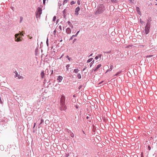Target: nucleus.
<instances>
[{
    "instance_id": "09e8293b",
    "label": "nucleus",
    "mask_w": 157,
    "mask_h": 157,
    "mask_svg": "<svg viewBox=\"0 0 157 157\" xmlns=\"http://www.w3.org/2000/svg\"><path fill=\"white\" fill-rule=\"evenodd\" d=\"M59 29L60 30H62V26L61 25H59Z\"/></svg>"
},
{
    "instance_id": "f257e3e1",
    "label": "nucleus",
    "mask_w": 157,
    "mask_h": 157,
    "mask_svg": "<svg viewBox=\"0 0 157 157\" xmlns=\"http://www.w3.org/2000/svg\"><path fill=\"white\" fill-rule=\"evenodd\" d=\"M105 10V7L103 5H100L95 12V14L96 15L100 14L102 13Z\"/></svg>"
},
{
    "instance_id": "0eeeda50",
    "label": "nucleus",
    "mask_w": 157,
    "mask_h": 157,
    "mask_svg": "<svg viewBox=\"0 0 157 157\" xmlns=\"http://www.w3.org/2000/svg\"><path fill=\"white\" fill-rule=\"evenodd\" d=\"M65 97L63 94H62L61 97L60 103H65Z\"/></svg>"
},
{
    "instance_id": "a211bd4d",
    "label": "nucleus",
    "mask_w": 157,
    "mask_h": 157,
    "mask_svg": "<svg viewBox=\"0 0 157 157\" xmlns=\"http://www.w3.org/2000/svg\"><path fill=\"white\" fill-rule=\"evenodd\" d=\"M79 70L78 69H75L74 70V72L75 73H78Z\"/></svg>"
},
{
    "instance_id": "f8f14e48",
    "label": "nucleus",
    "mask_w": 157,
    "mask_h": 157,
    "mask_svg": "<svg viewBox=\"0 0 157 157\" xmlns=\"http://www.w3.org/2000/svg\"><path fill=\"white\" fill-rule=\"evenodd\" d=\"M63 79V77L60 76H59L57 78V80L59 82H60L62 81Z\"/></svg>"
},
{
    "instance_id": "9d476101",
    "label": "nucleus",
    "mask_w": 157,
    "mask_h": 157,
    "mask_svg": "<svg viewBox=\"0 0 157 157\" xmlns=\"http://www.w3.org/2000/svg\"><path fill=\"white\" fill-rule=\"evenodd\" d=\"M79 32H80V31H78L76 33L75 35H72L70 38L69 39V40H72V39H73V38L74 37H76L78 35V33H79Z\"/></svg>"
},
{
    "instance_id": "e433bc0d",
    "label": "nucleus",
    "mask_w": 157,
    "mask_h": 157,
    "mask_svg": "<svg viewBox=\"0 0 157 157\" xmlns=\"http://www.w3.org/2000/svg\"><path fill=\"white\" fill-rule=\"evenodd\" d=\"M69 156V153H66L65 154V156L66 157H68Z\"/></svg>"
},
{
    "instance_id": "bb28decb",
    "label": "nucleus",
    "mask_w": 157,
    "mask_h": 157,
    "mask_svg": "<svg viewBox=\"0 0 157 157\" xmlns=\"http://www.w3.org/2000/svg\"><path fill=\"white\" fill-rule=\"evenodd\" d=\"M46 44H47V46L48 47L49 44H48V38H47V40L46 41Z\"/></svg>"
},
{
    "instance_id": "9b49d317",
    "label": "nucleus",
    "mask_w": 157,
    "mask_h": 157,
    "mask_svg": "<svg viewBox=\"0 0 157 157\" xmlns=\"http://www.w3.org/2000/svg\"><path fill=\"white\" fill-rule=\"evenodd\" d=\"M151 21V17H149L148 19L147 20V22L146 25H150V22Z\"/></svg>"
},
{
    "instance_id": "6e6d98bb",
    "label": "nucleus",
    "mask_w": 157,
    "mask_h": 157,
    "mask_svg": "<svg viewBox=\"0 0 157 157\" xmlns=\"http://www.w3.org/2000/svg\"><path fill=\"white\" fill-rule=\"evenodd\" d=\"M102 55L101 54H100L99 55V56H98V57L99 58H101V56Z\"/></svg>"
},
{
    "instance_id": "a19ab883",
    "label": "nucleus",
    "mask_w": 157,
    "mask_h": 157,
    "mask_svg": "<svg viewBox=\"0 0 157 157\" xmlns=\"http://www.w3.org/2000/svg\"><path fill=\"white\" fill-rule=\"evenodd\" d=\"M98 56H96V57H95V59L96 60H97L98 59Z\"/></svg>"
},
{
    "instance_id": "aec40b11",
    "label": "nucleus",
    "mask_w": 157,
    "mask_h": 157,
    "mask_svg": "<svg viewBox=\"0 0 157 157\" xmlns=\"http://www.w3.org/2000/svg\"><path fill=\"white\" fill-rule=\"evenodd\" d=\"M94 60L93 61H92L90 63V67H91L93 64L94 63Z\"/></svg>"
},
{
    "instance_id": "f03ea898",
    "label": "nucleus",
    "mask_w": 157,
    "mask_h": 157,
    "mask_svg": "<svg viewBox=\"0 0 157 157\" xmlns=\"http://www.w3.org/2000/svg\"><path fill=\"white\" fill-rule=\"evenodd\" d=\"M42 13V9L40 7L37 8L36 11V17L37 19L40 18V15Z\"/></svg>"
},
{
    "instance_id": "72a5a7b5",
    "label": "nucleus",
    "mask_w": 157,
    "mask_h": 157,
    "mask_svg": "<svg viewBox=\"0 0 157 157\" xmlns=\"http://www.w3.org/2000/svg\"><path fill=\"white\" fill-rule=\"evenodd\" d=\"M44 121V120H43L42 119H41V122L39 124H42Z\"/></svg>"
},
{
    "instance_id": "c9c22d12",
    "label": "nucleus",
    "mask_w": 157,
    "mask_h": 157,
    "mask_svg": "<svg viewBox=\"0 0 157 157\" xmlns=\"http://www.w3.org/2000/svg\"><path fill=\"white\" fill-rule=\"evenodd\" d=\"M17 76L18 77V78H19V79H21L22 78H23L22 76L20 75H18V76Z\"/></svg>"
},
{
    "instance_id": "2eb2a0df",
    "label": "nucleus",
    "mask_w": 157,
    "mask_h": 157,
    "mask_svg": "<svg viewBox=\"0 0 157 157\" xmlns=\"http://www.w3.org/2000/svg\"><path fill=\"white\" fill-rule=\"evenodd\" d=\"M67 23L68 24V25H69V26L71 27V28H72V29L73 28V25L71 23V22H70V21H67Z\"/></svg>"
},
{
    "instance_id": "680f3d73",
    "label": "nucleus",
    "mask_w": 157,
    "mask_h": 157,
    "mask_svg": "<svg viewBox=\"0 0 157 157\" xmlns=\"http://www.w3.org/2000/svg\"><path fill=\"white\" fill-rule=\"evenodd\" d=\"M90 118L88 116H87L86 117V119H89Z\"/></svg>"
},
{
    "instance_id": "603ef678",
    "label": "nucleus",
    "mask_w": 157,
    "mask_h": 157,
    "mask_svg": "<svg viewBox=\"0 0 157 157\" xmlns=\"http://www.w3.org/2000/svg\"><path fill=\"white\" fill-rule=\"evenodd\" d=\"M76 39H74L73 40V43H74V42H75L76 40Z\"/></svg>"
},
{
    "instance_id": "bf43d9fd",
    "label": "nucleus",
    "mask_w": 157,
    "mask_h": 157,
    "mask_svg": "<svg viewBox=\"0 0 157 157\" xmlns=\"http://www.w3.org/2000/svg\"><path fill=\"white\" fill-rule=\"evenodd\" d=\"M92 55H93V53L90 54V55L89 56V57L92 56Z\"/></svg>"
},
{
    "instance_id": "473e14b6",
    "label": "nucleus",
    "mask_w": 157,
    "mask_h": 157,
    "mask_svg": "<svg viewBox=\"0 0 157 157\" xmlns=\"http://www.w3.org/2000/svg\"><path fill=\"white\" fill-rule=\"evenodd\" d=\"M56 19V16H54L53 17L52 21H55Z\"/></svg>"
},
{
    "instance_id": "1a4fd4ad",
    "label": "nucleus",
    "mask_w": 157,
    "mask_h": 157,
    "mask_svg": "<svg viewBox=\"0 0 157 157\" xmlns=\"http://www.w3.org/2000/svg\"><path fill=\"white\" fill-rule=\"evenodd\" d=\"M101 64H99L97 66V67L93 69V71L94 72H96L98 69H99V68L101 67Z\"/></svg>"
},
{
    "instance_id": "2f4dec72",
    "label": "nucleus",
    "mask_w": 157,
    "mask_h": 157,
    "mask_svg": "<svg viewBox=\"0 0 157 157\" xmlns=\"http://www.w3.org/2000/svg\"><path fill=\"white\" fill-rule=\"evenodd\" d=\"M70 64H67V66H66V68H67V69L68 70V68H69L70 67Z\"/></svg>"
},
{
    "instance_id": "412c9836",
    "label": "nucleus",
    "mask_w": 157,
    "mask_h": 157,
    "mask_svg": "<svg viewBox=\"0 0 157 157\" xmlns=\"http://www.w3.org/2000/svg\"><path fill=\"white\" fill-rule=\"evenodd\" d=\"M113 65H111V66H110V68L109 69V71H111L113 69Z\"/></svg>"
},
{
    "instance_id": "39448f33",
    "label": "nucleus",
    "mask_w": 157,
    "mask_h": 157,
    "mask_svg": "<svg viewBox=\"0 0 157 157\" xmlns=\"http://www.w3.org/2000/svg\"><path fill=\"white\" fill-rule=\"evenodd\" d=\"M67 10H68L66 8L63 11V18L65 19L66 18V15L69 14V13L68 12Z\"/></svg>"
},
{
    "instance_id": "423d86ee",
    "label": "nucleus",
    "mask_w": 157,
    "mask_h": 157,
    "mask_svg": "<svg viewBox=\"0 0 157 157\" xmlns=\"http://www.w3.org/2000/svg\"><path fill=\"white\" fill-rule=\"evenodd\" d=\"M150 25H146L145 27V32L146 34H148L149 32Z\"/></svg>"
},
{
    "instance_id": "cd10ccee",
    "label": "nucleus",
    "mask_w": 157,
    "mask_h": 157,
    "mask_svg": "<svg viewBox=\"0 0 157 157\" xmlns=\"http://www.w3.org/2000/svg\"><path fill=\"white\" fill-rule=\"evenodd\" d=\"M70 136L71 137H73L74 136V135L72 132H71L70 133Z\"/></svg>"
},
{
    "instance_id": "58836bf2",
    "label": "nucleus",
    "mask_w": 157,
    "mask_h": 157,
    "mask_svg": "<svg viewBox=\"0 0 157 157\" xmlns=\"http://www.w3.org/2000/svg\"><path fill=\"white\" fill-rule=\"evenodd\" d=\"M83 85H80L78 87V89L79 90H80L81 88L82 87Z\"/></svg>"
},
{
    "instance_id": "ea45409f",
    "label": "nucleus",
    "mask_w": 157,
    "mask_h": 157,
    "mask_svg": "<svg viewBox=\"0 0 157 157\" xmlns=\"http://www.w3.org/2000/svg\"><path fill=\"white\" fill-rule=\"evenodd\" d=\"M56 29H55L53 33V34H54V35H55V34H56Z\"/></svg>"
},
{
    "instance_id": "7c9ffc66",
    "label": "nucleus",
    "mask_w": 157,
    "mask_h": 157,
    "mask_svg": "<svg viewBox=\"0 0 157 157\" xmlns=\"http://www.w3.org/2000/svg\"><path fill=\"white\" fill-rule=\"evenodd\" d=\"M45 123L47 124L49 123V121L48 120H46L45 121Z\"/></svg>"
},
{
    "instance_id": "052dcab7",
    "label": "nucleus",
    "mask_w": 157,
    "mask_h": 157,
    "mask_svg": "<svg viewBox=\"0 0 157 157\" xmlns=\"http://www.w3.org/2000/svg\"><path fill=\"white\" fill-rule=\"evenodd\" d=\"M103 82V81H102L101 82L99 83L98 84H100L101 83H102Z\"/></svg>"
},
{
    "instance_id": "f3484780",
    "label": "nucleus",
    "mask_w": 157,
    "mask_h": 157,
    "mask_svg": "<svg viewBox=\"0 0 157 157\" xmlns=\"http://www.w3.org/2000/svg\"><path fill=\"white\" fill-rule=\"evenodd\" d=\"M122 72V71H118V72H117L115 75L114 76H118V75L120 74V73H121V72Z\"/></svg>"
},
{
    "instance_id": "49530a36",
    "label": "nucleus",
    "mask_w": 157,
    "mask_h": 157,
    "mask_svg": "<svg viewBox=\"0 0 157 157\" xmlns=\"http://www.w3.org/2000/svg\"><path fill=\"white\" fill-rule=\"evenodd\" d=\"M61 6V4L60 3H59V2L58 3V6H59V7H60ZM59 8H60V7H59Z\"/></svg>"
},
{
    "instance_id": "e2e57ef3",
    "label": "nucleus",
    "mask_w": 157,
    "mask_h": 157,
    "mask_svg": "<svg viewBox=\"0 0 157 157\" xmlns=\"http://www.w3.org/2000/svg\"><path fill=\"white\" fill-rule=\"evenodd\" d=\"M35 125H36V123H34V126H33V128H34L35 127Z\"/></svg>"
},
{
    "instance_id": "0e129e2a",
    "label": "nucleus",
    "mask_w": 157,
    "mask_h": 157,
    "mask_svg": "<svg viewBox=\"0 0 157 157\" xmlns=\"http://www.w3.org/2000/svg\"><path fill=\"white\" fill-rule=\"evenodd\" d=\"M109 71H109V69H108L107 70V71H106L105 73H107V72H108Z\"/></svg>"
},
{
    "instance_id": "13d9d810",
    "label": "nucleus",
    "mask_w": 157,
    "mask_h": 157,
    "mask_svg": "<svg viewBox=\"0 0 157 157\" xmlns=\"http://www.w3.org/2000/svg\"><path fill=\"white\" fill-rule=\"evenodd\" d=\"M11 157H16V156L14 155H13L11 156Z\"/></svg>"
},
{
    "instance_id": "c03bdc74",
    "label": "nucleus",
    "mask_w": 157,
    "mask_h": 157,
    "mask_svg": "<svg viewBox=\"0 0 157 157\" xmlns=\"http://www.w3.org/2000/svg\"><path fill=\"white\" fill-rule=\"evenodd\" d=\"M72 101L74 103H75L76 102V101L75 99L73 100V99H72Z\"/></svg>"
},
{
    "instance_id": "ddd939ff",
    "label": "nucleus",
    "mask_w": 157,
    "mask_h": 157,
    "mask_svg": "<svg viewBox=\"0 0 157 157\" xmlns=\"http://www.w3.org/2000/svg\"><path fill=\"white\" fill-rule=\"evenodd\" d=\"M136 10L137 13L141 15V12L140 11V9L137 6L136 7Z\"/></svg>"
},
{
    "instance_id": "4d7b16f0",
    "label": "nucleus",
    "mask_w": 157,
    "mask_h": 157,
    "mask_svg": "<svg viewBox=\"0 0 157 157\" xmlns=\"http://www.w3.org/2000/svg\"><path fill=\"white\" fill-rule=\"evenodd\" d=\"M86 67H85L83 69L82 71H85V70L86 69Z\"/></svg>"
},
{
    "instance_id": "79ce46f5",
    "label": "nucleus",
    "mask_w": 157,
    "mask_h": 157,
    "mask_svg": "<svg viewBox=\"0 0 157 157\" xmlns=\"http://www.w3.org/2000/svg\"><path fill=\"white\" fill-rule=\"evenodd\" d=\"M77 4L78 5H79L80 4V1L79 0H78L77 1Z\"/></svg>"
},
{
    "instance_id": "6e6552de",
    "label": "nucleus",
    "mask_w": 157,
    "mask_h": 157,
    "mask_svg": "<svg viewBox=\"0 0 157 157\" xmlns=\"http://www.w3.org/2000/svg\"><path fill=\"white\" fill-rule=\"evenodd\" d=\"M80 10V8L79 6L78 7L76 8L75 10V14L77 16L78 14V12Z\"/></svg>"
},
{
    "instance_id": "a878e982",
    "label": "nucleus",
    "mask_w": 157,
    "mask_h": 157,
    "mask_svg": "<svg viewBox=\"0 0 157 157\" xmlns=\"http://www.w3.org/2000/svg\"><path fill=\"white\" fill-rule=\"evenodd\" d=\"M140 21L141 24H143L145 23V22L143 21H142L141 19H140Z\"/></svg>"
},
{
    "instance_id": "5701e85b",
    "label": "nucleus",
    "mask_w": 157,
    "mask_h": 157,
    "mask_svg": "<svg viewBox=\"0 0 157 157\" xmlns=\"http://www.w3.org/2000/svg\"><path fill=\"white\" fill-rule=\"evenodd\" d=\"M77 76L78 79H80L81 78V74L79 73H78L77 74Z\"/></svg>"
},
{
    "instance_id": "4be33fe9",
    "label": "nucleus",
    "mask_w": 157,
    "mask_h": 157,
    "mask_svg": "<svg viewBox=\"0 0 157 157\" xmlns=\"http://www.w3.org/2000/svg\"><path fill=\"white\" fill-rule=\"evenodd\" d=\"M111 2L112 3H116L118 2L117 0H111Z\"/></svg>"
},
{
    "instance_id": "5fc2aeb1",
    "label": "nucleus",
    "mask_w": 157,
    "mask_h": 157,
    "mask_svg": "<svg viewBox=\"0 0 157 157\" xmlns=\"http://www.w3.org/2000/svg\"><path fill=\"white\" fill-rule=\"evenodd\" d=\"M129 1L130 2H132L133 3V1H134V0H129Z\"/></svg>"
},
{
    "instance_id": "20e7f679",
    "label": "nucleus",
    "mask_w": 157,
    "mask_h": 157,
    "mask_svg": "<svg viewBox=\"0 0 157 157\" xmlns=\"http://www.w3.org/2000/svg\"><path fill=\"white\" fill-rule=\"evenodd\" d=\"M60 109L61 111H65L67 109L65 103H60Z\"/></svg>"
},
{
    "instance_id": "a18cd8bd",
    "label": "nucleus",
    "mask_w": 157,
    "mask_h": 157,
    "mask_svg": "<svg viewBox=\"0 0 157 157\" xmlns=\"http://www.w3.org/2000/svg\"><path fill=\"white\" fill-rule=\"evenodd\" d=\"M0 103L2 104V101L1 98V97L0 96Z\"/></svg>"
},
{
    "instance_id": "3c124183",
    "label": "nucleus",
    "mask_w": 157,
    "mask_h": 157,
    "mask_svg": "<svg viewBox=\"0 0 157 157\" xmlns=\"http://www.w3.org/2000/svg\"><path fill=\"white\" fill-rule=\"evenodd\" d=\"M0 147L1 148L2 150L3 149V146L1 145L0 146Z\"/></svg>"
},
{
    "instance_id": "c85d7f7f",
    "label": "nucleus",
    "mask_w": 157,
    "mask_h": 157,
    "mask_svg": "<svg viewBox=\"0 0 157 157\" xmlns=\"http://www.w3.org/2000/svg\"><path fill=\"white\" fill-rule=\"evenodd\" d=\"M75 2L74 1H72L71 2L70 4L71 5H73L75 3Z\"/></svg>"
},
{
    "instance_id": "4c0bfd02",
    "label": "nucleus",
    "mask_w": 157,
    "mask_h": 157,
    "mask_svg": "<svg viewBox=\"0 0 157 157\" xmlns=\"http://www.w3.org/2000/svg\"><path fill=\"white\" fill-rule=\"evenodd\" d=\"M111 51H109L108 52H104V53H107V54L110 53H111Z\"/></svg>"
},
{
    "instance_id": "4468645a",
    "label": "nucleus",
    "mask_w": 157,
    "mask_h": 157,
    "mask_svg": "<svg viewBox=\"0 0 157 157\" xmlns=\"http://www.w3.org/2000/svg\"><path fill=\"white\" fill-rule=\"evenodd\" d=\"M66 32L67 34H70L71 32V30L69 28H67L66 29Z\"/></svg>"
},
{
    "instance_id": "6ab92c4d",
    "label": "nucleus",
    "mask_w": 157,
    "mask_h": 157,
    "mask_svg": "<svg viewBox=\"0 0 157 157\" xmlns=\"http://www.w3.org/2000/svg\"><path fill=\"white\" fill-rule=\"evenodd\" d=\"M66 57L68 59L69 61H71V60H72V59H71V58L69 57V56H67Z\"/></svg>"
},
{
    "instance_id": "8fccbe9b",
    "label": "nucleus",
    "mask_w": 157,
    "mask_h": 157,
    "mask_svg": "<svg viewBox=\"0 0 157 157\" xmlns=\"http://www.w3.org/2000/svg\"><path fill=\"white\" fill-rule=\"evenodd\" d=\"M46 0H43V3L44 5L45 4Z\"/></svg>"
},
{
    "instance_id": "dca6fc26",
    "label": "nucleus",
    "mask_w": 157,
    "mask_h": 157,
    "mask_svg": "<svg viewBox=\"0 0 157 157\" xmlns=\"http://www.w3.org/2000/svg\"><path fill=\"white\" fill-rule=\"evenodd\" d=\"M41 78H44V71H42L41 72L40 74Z\"/></svg>"
},
{
    "instance_id": "7ed1b4c3",
    "label": "nucleus",
    "mask_w": 157,
    "mask_h": 157,
    "mask_svg": "<svg viewBox=\"0 0 157 157\" xmlns=\"http://www.w3.org/2000/svg\"><path fill=\"white\" fill-rule=\"evenodd\" d=\"M19 33L16 34L15 35V40L17 42L21 41V37L19 36H24V34L21 32H19Z\"/></svg>"
},
{
    "instance_id": "393cba45",
    "label": "nucleus",
    "mask_w": 157,
    "mask_h": 157,
    "mask_svg": "<svg viewBox=\"0 0 157 157\" xmlns=\"http://www.w3.org/2000/svg\"><path fill=\"white\" fill-rule=\"evenodd\" d=\"M68 1V0H64L63 1V5H64Z\"/></svg>"
},
{
    "instance_id": "c756f323",
    "label": "nucleus",
    "mask_w": 157,
    "mask_h": 157,
    "mask_svg": "<svg viewBox=\"0 0 157 157\" xmlns=\"http://www.w3.org/2000/svg\"><path fill=\"white\" fill-rule=\"evenodd\" d=\"M23 19V18L22 17H20V22H19L20 23L22 21Z\"/></svg>"
},
{
    "instance_id": "37998d69",
    "label": "nucleus",
    "mask_w": 157,
    "mask_h": 157,
    "mask_svg": "<svg viewBox=\"0 0 157 157\" xmlns=\"http://www.w3.org/2000/svg\"><path fill=\"white\" fill-rule=\"evenodd\" d=\"M148 150L149 151H150L151 149V147L150 146H148Z\"/></svg>"
},
{
    "instance_id": "864d4df0",
    "label": "nucleus",
    "mask_w": 157,
    "mask_h": 157,
    "mask_svg": "<svg viewBox=\"0 0 157 157\" xmlns=\"http://www.w3.org/2000/svg\"><path fill=\"white\" fill-rule=\"evenodd\" d=\"M75 108H76V109H78V105H75Z\"/></svg>"
},
{
    "instance_id": "de8ad7c7",
    "label": "nucleus",
    "mask_w": 157,
    "mask_h": 157,
    "mask_svg": "<svg viewBox=\"0 0 157 157\" xmlns=\"http://www.w3.org/2000/svg\"><path fill=\"white\" fill-rule=\"evenodd\" d=\"M15 72H16L15 74H16V77H17V75H18L17 72L16 71Z\"/></svg>"
},
{
    "instance_id": "b1692460",
    "label": "nucleus",
    "mask_w": 157,
    "mask_h": 157,
    "mask_svg": "<svg viewBox=\"0 0 157 157\" xmlns=\"http://www.w3.org/2000/svg\"><path fill=\"white\" fill-rule=\"evenodd\" d=\"M93 59V58H90L87 61V63L90 62L91 61H92Z\"/></svg>"
},
{
    "instance_id": "f704fd0d",
    "label": "nucleus",
    "mask_w": 157,
    "mask_h": 157,
    "mask_svg": "<svg viewBox=\"0 0 157 157\" xmlns=\"http://www.w3.org/2000/svg\"><path fill=\"white\" fill-rule=\"evenodd\" d=\"M152 56H153L152 55H149L147 56H146V57L147 58H148V57L149 58V57H152Z\"/></svg>"
},
{
    "instance_id": "338daca9",
    "label": "nucleus",
    "mask_w": 157,
    "mask_h": 157,
    "mask_svg": "<svg viewBox=\"0 0 157 157\" xmlns=\"http://www.w3.org/2000/svg\"><path fill=\"white\" fill-rule=\"evenodd\" d=\"M83 85L82 87H85V84H83V85Z\"/></svg>"
},
{
    "instance_id": "69168bd1",
    "label": "nucleus",
    "mask_w": 157,
    "mask_h": 157,
    "mask_svg": "<svg viewBox=\"0 0 157 157\" xmlns=\"http://www.w3.org/2000/svg\"><path fill=\"white\" fill-rule=\"evenodd\" d=\"M73 97L74 98L75 97H76V96H75V94H74V95H73Z\"/></svg>"
},
{
    "instance_id": "774afa93",
    "label": "nucleus",
    "mask_w": 157,
    "mask_h": 157,
    "mask_svg": "<svg viewBox=\"0 0 157 157\" xmlns=\"http://www.w3.org/2000/svg\"><path fill=\"white\" fill-rule=\"evenodd\" d=\"M40 118V116H39L38 117V118Z\"/></svg>"
}]
</instances>
